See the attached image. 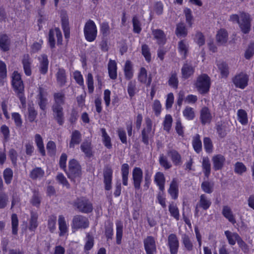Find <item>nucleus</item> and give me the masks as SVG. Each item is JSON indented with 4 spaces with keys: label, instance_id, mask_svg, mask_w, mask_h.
I'll list each match as a JSON object with an SVG mask.
<instances>
[{
    "label": "nucleus",
    "instance_id": "f257e3e1",
    "mask_svg": "<svg viewBox=\"0 0 254 254\" xmlns=\"http://www.w3.org/2000/svg\"><path fill=\"white\" fill-rule=\"evenodd\" d=\"M54 103L52 106L53 116L60 126H62L64 122L63 105L65 104V96L63 92L54 93Z\"/></svg>",
    "mask_w": 254,
    "mask_h": 254
},
{
    "label": "nucleus",
    "instance_id": "f03ea898",
    "mask_svg": "<svg viewBox=\"0 0 254 254\" xmlns=\"http://www.w3.org/2000/svg\"><path fill=\"white\" fill-rule=\"evenodd\" d=\"M229 20L233 22L237 23L244 34H248L251 31L252 18L249 13L240 11L238 14L231 15Z\"/></svg>",
    "mask_w": 254,
    "mask_h": 254
},
{
    "label": "nucleus",
    "instance_id": "7ed1b4c3",
    "mask_svg": "<svg viewBox=\"0 0 254 254\" xmlns=\"http://www.w3.org/2000/svg\"><path fill=\"white\" fill-rule=\"evenodd\" d=\"M68 178L74 183L76 180H79L81 175V168L78 162L72 159L69 161L68 162V170L65 172Z\"/></svg>",
    "mask_w": 254,
    "mask_h": 254
},
{
    "label": "nucleus",
    "instance_id": "20e7f679",
    "mask_svg": "<svg viewBox=\"0 0 254 254\" xmlns=\"http://www.w3.org/2000/svg\"><path fill=\"white\" fill-rule=\"evenodd\" d=\"M72 205L75 209L82 213H91L93 209L92 203L85 197L77 198L73 201Z\"/></svg>",
    "mask_w": 254,
    "mask_h": 254
},
{
    "label": "nucleus",
    "instance_id": "39448f33",
    "mask_svg": "<svg viewBox=\"0 0 254 254\" xmlns=\"http://www.w3.org/2000/svg\"><path fill=\"white\" fill-rule=\"evenodd\" d=\"M195 85L200 94H205L209 91L210 78L206 74H202L197 77Z\"/></svg>",
    "mask_w": 254,
    "mask_h": 254
},
{
    "label": "nucleus",
    "instance_id": "423d86ee",
    "mask_svg": "<svg viewBox=\"0 0 254 254\" xmlns=\"http://www.w3.org/2000/svg\"><path fill=\"white\" fill-rule=\"evenodd\" d=\"M84 34L86 40L90 42L94 41L97 37V29L94 22L88 20L84 28Z\"/></svg>",
    "mask_w": 254,
    "mask_h": 254
},
{
    "label": "nucleus",
    "instance_id": "0eeeda50",
    "mask_svg": "<svg viewBox=\"0 0 254 254\" xmlns=\"http://www.w3.org/2000/svg\"><path fill=\"white\" fill-rule=\"evenodd\" d=\"M145 127L141 131V141L145 145L149 144V141L154 135V129L152 130V123L149 118H145Z\"/></svg>",
    "mask_w": 254,
    "mask_h": 254
},
{
    "label": "nucleus",
    "instance_id": "6e6552de",
    "mask_svg": "<svg viewBox=\"0 0 254 254\" xmlns=\"http://www.w3.org/2000/svg\"><path fill=\"white\" fill-rule=\"evenodd\" d=\"M48 92L47 90L42 87L38 88V93L36 95V102L40 107V109L44 112L46 114L47 106L48 104V100L47 98Z\"/></svg>",
    "mask_w": 254,
    "mask_h": 254
},
{
    "label": "nucleus",
    "instance_id": "1a4fd4ad",
    "mask_svg": "<svg viewBox=\"0 0 254 254\" xmlns=\"http://www.w3.org/2000/svg\"><path fill=\"white\" fill-rule=\"evenodd\" d=\"M89 224L87 217L81 215H76L72 219L71 226L75 229H85L89 226Z\"/></svg>",
    "mask_w": 254,
    "mask_h": 254
},
{
    "label": "nucleus",
    "instance_id": "9d476101",
    "mask_svg": "<svg viewBox=\"0 0 254 254\" xmlns=\"http://www.w3.org/2000/svg\"><path fill=\"white\" fill-rule=\"evenodd\" d=\"M143 244L146 254H156L157 253L156 240L153 236H147L143 240Z\"/></svg>",
    "mask_w": 254,
    "mask_h": 254
},
{
    "label": "nucleus",
    "instance_id": "9b49d317",
    "mask_svg": "<svg viewBox=\"0 0 254 254\" xmlns=\"http://www.w3.org/2000/svg\"><path fill=\"white\" fill-rule=\"evenodd\" d=\"M179 239L175 234H170L167 239V246L170 254H178L179 248Z\"/></svg>",
    "mask_w": 254,
    "mask_h": 254
},
{
    "label": "nucleus",
    "instance_id": "f8f14e48",
    "mask_svg": "<svg viewBox=\"0 0 254 254\" xmlns=\"http://www.w3.org/2000/svg\"><path fill=\"white\" fill-rule=\"evenodd\" d=\"M133 185L135 190L140 189V185L143 179V172L139 167H135L132 173Z\"/></svg>",
    "mask_w": 254,
    "mask_h": 254
},
{
    "label": "nucleus",
    "instance_id": "ddd939ff",
    "mask_svg": "<svg viewBox=\"0 0 254 254\" xmlns=\"http://www.w3.org/2000/svg\"><path fill=\"white\" fill-rule=\"evenodd\" d=\"M249 78L246 74L241 73L236 75L233 79L235 85L241 89H244L247 85Z\"/></svg>",
    "mask_w": 254,
    "mask_h": 254
},
{
    "label": "nucleus",
    "instance_id": "4468645a",
    "mask_svg": "<svg viewBox=\"0 0 254 254\" xmlns=\"http://www.w3.org/2000/svg\"><path fill=\"white\" fill-rule=\"evenodd\" d=\"M113 170L109 167H107L103 170L104 183L105 189L109 190L112 188Z\"/></svg>",
    "mask_w": 254,
    "mask_h": 254
},
{
    "label": "nucleus",
    "instance_id": "2eb2a0df",
    "mask_svg": "<svg viewBox=\"0 0 254 254\" xmlns=\"http://www.w3.org/2000/svg\"><path fill=\"white\" fill-rule=\"evenodd\" d=\"M212 118V117L210 110L207 107H203L200 111V120L201 124L205 125L210 123Z\"/></svg>",
    "mask_w": 254,
    "mask_h": 254
},
{
    "label": "nucleus",
    "instance_id": "dca6fc26",
    "mask_svg": "<svg viewBox=\"0 0 254 254\" xmlns=\"http://www.w3.org/2000/svg\"><path fill=\"white\" fill-rule=\"evenodd\" d=\"M80 149L82 152L84 153L86 157L90 158L94 156L93 146L91 141L84 140L80 145Z\"/></svg>",
    "mask_w": 254,
    "mask_h": 254
},
{
    "label": "nucleus",
    "instance_id": "f3484780",
    "mask_svg": "<svg viewBox=\"0 0 254 254\" xmlns=\"http://www.w3.org/2000/svg\"><path fill=\"white\" fill-rule=\"evenodd\" d=\"M213 168L215 171L220 170L224 166L225 158L221 154L214 155L212 158Z\"/></svg>",
    "mask_w": 254,
    "mask_h": 254
},
{
    "label": "nucleus",
    "instance_id": "a211bd4d",
    "mask_svg": "<svg viewBox=\"0 0 254 254\" xmlns=\"http://www.w3.org/2000/svg\"><path fill=\"white\" fill-rule=\"evenodd\" d=\"M32 61L28 54H24L22 60V64L24 73L27 76H30L32 73L31 64Z\"/></svg>",
    "mask_w": 254,
    "mask_h": 254
},
{
    "label": "nucleus",
    "instance_id": "6ab92c4d",
    "mask_svg": "<svg viewBox=\"0 0 254 254\" xmlns=\"http://www.w3.org/2000/svg\"><path fill=\"white\" fill-rule=\"evenodd\" d=\"M39 61V71L42 74L47 73L48 69L49 60L48 56L45 54L41 55L38 57Z\"/></svg>",
    "mask_w": 254,
    "mask_h": 254
},
{
    "label": "nucleus",
    "instance_id": "aec40b11",
    "mask_svg": "<svg viewBox=\"0 0 254 254\" xmlns=\"http://www.w3.org/2000/svg\"><path fill=\"white\" fill-rule=\"evenodd\" d=\"M11 44V40L6 34H0V49L3 52L9 50Z\"/></svg>",
    "mask_w": 254,
    "mask_h": 254
},
{
    "label": "nucleus",
    "instance_id": "412c9836",
    "mask_svg": "<svg viewBox=\"0 0 254 254\" xmlns=\"http://www.w3.org/2000/svg\"><path fill=\"white\" fill-rule=\"evenodd\" d=\"M168 191L172 199H176L178 198L179 194V186L177 179H173L170 184V187Z\"/></svg>",
    "mask_w": 254,
    "mask_h": 254
},
{
    "label": "nucleus",
    "instance_id": "4be33fe9",
    "mask_svg": "<svg viewBox=\"0 0 254 254\" xmlns=\"http://www.w3.org/2000/svg\"><path fill=\"white\" fill-rule=\"evenodd\" d=\"M215 128L219 136L221 138L224 137L228 131L227 124L223 121L218 122L216 124Z\"/></svg>",
    "mask_w": 254,
    "mask_h": 254
},
{
    "label": "nucleus",
    "instance_id": "5701e85b",
    "mask_svg": "<svg viewBox=\"0 0 254 254\" xmlns=\"http://www.w3.org/2000/svg\"><path fill=\"white\" fill-rule=\"evenodd\" d=\"M154 182L159 187L160 191L163 192L165 190V178L163 173L158 172L154 176Z\"/></svg>",
    "mask_w": 254,
    "mask_h": 254
},
{
    "label": "nucleus",
    "instance_id": "b1692460",
    "mask_svg": "<svg viewBox=\"0 0 254 254\" xmlns=\"http://www.w3.org/2000/svg\"><path fill=\"white\" fill-rule=\"evenodd\" d=\"M152 35L157 40L159 45H164L166 43V36L164 32L160 29H153Z\"/></svg>",
    "mask_w": 254,
    "mask_h": 254
},
{
    "label": "nucleus",
    "instance_id": "393cba45",
    "mask_svg": "<svg viewBox=\"0 0 254 254\" xmlns=\"http://www.w3.org/2000/svg\"><path fill=\"white\" fill-rule=\"evenodd\" d=\"M181 241L185 249L188 252H191L193 250V243L188 235L183 234L181 236Z\"/></svg>",
    "mask_w": 254,
    "mask_h": 254
},
{
    "label": "nucleus",
    "instance_id": "a878e982",
    "mask_svg": "<svg viewBox=\"0 0 254 254\" xmlns=\"http://www.w3.org/2000/svg\"><path fill=\"white\" fill-rule=\"evenodd\" d=\"M181 72L182 77L185 79H187L193 74L194 72V68L190 64L186 63L184 64L181 69Z\"/></svg>",
    "mask_w": 254,
    "mask_h": 254
},
{
    "label": "nucleus",
    "instance_id": "bb28decb",
    "mask_svg": "<svg viewBox=\"0 0 254 254\" xmlns=\"http://www.w3.org/2000/svg\"><path fill=\"white\" fill-rule=\"evenodd\" d=\"M168 155L169 156L174 164L176 166L180 165L182 164V158L181 155L177 151L171 149L168 151Z\"/></svg>",
    "mask_w": 254,
    "mask_h": 254
},
{
    "label": "nucleus",
    "instance_id": "cd10ccee",
    "mask_svg": "<svg viewBox=\"0 0 254 254\" xmlns=\"http://www.w3.org/2000/svg\"><path fill=\"white\" fill-rule=\"evenodd\" d=\"M222 213V215L233 224H234L236 223V219L232 211V210L231 208L228 205H225L223 207Z\"/></svg>",
    "mask_w": 254,
    "mask_h": 254
},
{
    "label": "nucleus",
    "instance_id": "c85d7f7f",
    "mask_svg": "<svg viewBox=\"0 0 254 254\" xmlns=\"http://www.w3.org/2000/svg\"><path fill=\"white\" fill-rule=\"evenodd\" d=\"M197 206L202 208L203 210H207L211 204L210 199L205 194H202L200 196V198L197 202Z\"/></svg>",
    "mask_w": 254,
    "mask_h": 254
},
{
    "label": "nucleus",
    "instance_id": "c756f323",
    "mask_svg": "<svg viewBox=\"0 0 254 254\" xmlns=\"http://www.w3.org/2000/svg\"><path fill=\"white\" fill-rule=\"evenodd\" d=\"M81 140V134L80 132L77 130L73 131L71 135V140L69 144V147L74 148L75 145L79 144Z\"/></svg>",
    "mask_w": 254,
    "mask_h": 254
},
{
    "label": "nucleus",
    "instance_id": "7c9ffc66",
    "mask_svg": "<svg viewBox=\"0 0 254 254\" xmlns=\"http://www.w3.org/2000/svg\"><path fill=\"white\" fill-rule=\"evenodd\" d=\"M108 72L110 77L115 79L117 77V67L115 61L110 60L108 64Z\"/></svg>",
    "mask_w": 254,
    "mask_h": 254
},
{
    "label": "nucleus",
    "instance_id": "2f4dec72",
    "mask_svg": "<svg viewBox=\"0 0 254 254\" xmlns=\"http://www.w3.org/2000/svg\"><path fill=\"white\" fill-rule=\"evenodd\" d=\"M57 81L60 86H64L66 82V76L65 71L64 68H59L56 74Z\"/></svg>",
    "mask_w": 254,
    "mask_h": 254
},
{
    "label": "nucleus",
    "instance_id": "473e14b6",
    "mask_svg": "<svg viewBox=\"0 0 254 254\" xmlns=\"http://www.w3.org/2000/svg\"><path fill=\"white\" fill-rule=\"evenodd\" d=\"M62 28L66 39L69 37L70 30L69 27L68 18L66 14H63L61 17Z\"/></svg>",
    "mask_w": 254,
    "mask_h": 254
},
{
    "label": "nucleus",
    "instance_id": "72a5a7b5",
    "mask_svg": "<svg viewBox=\"0 0 254 254\" xmlns=\"http://www.w3.org/2000/svg\"><path fill=\"white\" fill-rule=\"evenodd\" d=\"M129 166L128 164L124 163L121 166V174L123 185L127 186L128 185V176L129 174Z\"/></svg>",
    "mask_w": 254,
    "mask_h": 254
},
{
    "label": "nucleus",
    "instance_id": "f704fd0d",
    "mask_svg": "<svg viewBox=\"0 0 254 254\" xmlns=\"http://www.w3.org/2000/svg\"><path fill=\"white\" fill-rule=\"evenodd\" d=\"M228 40V33L225 29H220L216 35V41L219 45L225 44Z\"/></svg>",
    "mask_w": 254,
    "mask_h": 254
},
{
    "label": "nucleus",
    "instance_id": "c9c22d12",
    "mask_svg": "<svg viewBox=\"0 0 254 254\" xmlns=\"http://www.w3.org/2000/svg\"><path fill=\"white\" fill-rule=\"evenodd\" d=\"M225 235L229 244L232 246L234 245L241 237L237 233H232L228 230L225 231Z\"/></svg>",
    "mask_w": 254,
    "mask_h": 254
},
{
    "label": "nucleus",
    "instance_id": "e433bc0d",
    "mask_svg": "<svg viewBox=\"0 0 254 254\" xmlns=\"http://www.w3.org/2000/svg\"><path fill=\"white\" fill-rule=\"evenodd\" d=\"M58 224L60 231L59 235L60 236H64L67 231V226L64 216L60 215L59 216Z\"/></svg>",
    "mask_w": 254,
    "mask_h": 254
},
{
    "label": "nucleus",
    "instance_id": "4c0bfd02",
    "mask_svg": "<svg viewBox=\"0 0 254 254\" xmlns=\"http://www.w3.org/2000/svg\"><path fill=\"white\" fill-rule=\"evenodd\" d=\"M202 167L205 176L208 178L211 172V164L208 157L202 158Z\"/></svg>",
    "mask_w": 254,
    "mask_h": 254
},
{
    "label": "nucleus",
    "instance_id": "58836bf2",
    "mask_svg": "<svg viewBox=\"0 0 254 254\" xmlns=\"http://www.w3.org/2000/svg\"><path fill=\"white\" fill-rule=\"evenodd\" d=\"M116 225V242L119 245L121 243L123 233V225L121 221H117Z\"/></svg>",
    "mask_w": 254,
    "mask_h": 254
},
{
    "label": "nucleus",
    "instance_id": "ea45409f",
    "mask_svg": "<svg viewBox=\"0 0 254 254\" xmlns=\"http://www.w3.org/2000/svg\"><path fill=\"white\" fill-rule=\"evenodd\" d=\"M178 49L183 59H186L188 52L189 45L185 40H181L178 43Z\"/></svg>",
    "mask_w": 254,
    "mask_h": 254
},
{
    "label": "nucleus",
    "instance_id": "a19ab883",
    "mask_svg": "<svg viewBox=\"0 0 254 254\" xmlns=\"http://www.w3.org/2000/svg\"><path fill=\"white\" fill-rule=\"evenodd\" d=\"M35 142L41 155L43 156L45 155V150L44 146L43 138L39 134H35Z\"/></svg>",
    "mask_w": 254,
    "mask_h": 254
},
{
    "label": "nucleus",
    "instance_id": "79ce46f5",
    "mask_svg": "<svg viewBox=\"0 0 254 254\" xmlns=\"http://www.w3.org/2000/svg\"><path fill=\"white\" fill-rule=\"evenodd\" d=\"M44 171L40 167H36L30 173V177L33 180L42 178L44 175Z\"/></svg>",
    "mask_w": 254,
    "mask_h": 254
},
{
    "label": "nucleus",
    "instance_id": "37998d69",
    "mask_svg": "<svg viewBox=\"0 0 254 254\" xmlns=\"http://www.w3.org/2000/svg\"><path fill=\"white\" fill-rule=\"evenodd\" d=\"M176 34L179 37H185L188 34L187 29L184 23H180L177 25L176 29Z\"/></svg>",
    "mask_w": 254,
    "mask_h": 254
},
{
    "label": "nucleus",
    "instance_id": "c03bdc74",
    "mask_svg": "<svg viewBox=\"0 0 254 254\" xmlns=\"http://www.w3.org/2000/svg\"><path fill=\"white\" fill-rule=\"evenodd\" d=\"M192 143L195 151L199 153L202 150V143L198 134H196L193 136Z\"/></svg>",
    "mask_w": 254,
    "mask_h": 254
},
{
    "label": "nucleus",
    "instance_id": "a18cd8bd",
    "mask_svg": "<svg viewBox=\"0 0 254 254\" xmlns=\"http://www.w3.org/2000/svg\"><path fill=\"white\" fill-rule=\"evenodd\" d=\"M41 201V196L40 193L36 190L33 191V195L30 199V202L33 205L36 207H39Z\"/></svg>",
    "mask_w": 254,
    "mask_h": 254
},
{
    "label": "nucleus",
    "instance_id": "49530a36",
    "mask_svg": "<svg viewBox=\"0 0 254 254\" xmlns=\"http://www.w3.org/2000/svg\"><path fill=\"white\" fill-rule=\"evenodd\" d=\"M238 120L242 125H246L248 123L247 112L243 109H239L237 112Z\"/></svg>",
    "mask_w": 254,
    "mask_h": 254
},
{
    "label": "nucleus",
    "instance_id": "de8ad7c7",
    "mask_svg": "<svg viewBox=\"0 0 254 254\" xmlns=\"http://www.w3.org/2000/svg\"><path fill=\"white\" fill-rule=\"evenodd\" d=\"M38 215L37 213L32 211L30 220V226L29 229L30 231H34L38 226L37 219Z\"/></svg>",
    "mask_w": 254,
    "mask_h": 254
},
{
    "label": "nucleus",
    "instance_id": "09e8293b",
    "mask_svg": "<svg viewBox=\"0 0 254 254\" xmlns=\"http://www.w3.org/2000/svg\"><path fill=\"white\" fill-rule=\"evenodd\" d=\"M125 75L127 79H130L133 76L132 66L129 61H127L124 67Z\"/></svg>",
    "mask_w": 254,
    "mask_h": 254
},
{
    "label": "nucleus",
    "instance_id": "8fccbe9b",
    "mask_svg": "<svg viewBox=\"0 0 254 254\" xmlns=\"http://www.w3.org/2000/svg\"><path fill=\"white\" fill-rule=\"evenodd\" d=\"M178 84L179 80L177 73L175 71L172 72L168 80L169 85L175 89H177L178 86Z\"/></svg>",
    "mask_w": 254,
    "mask_h": 254
},
{
    "label": "nucleus",
    "instance_id": "3c124183",
    "mask_svg": "<svg viewBox=\"0 0 254 254\" xmlns=\"http://www.w3.org/2000/svg\"><path fill=\"white\" fill-rule=\"evenodd\" d=\"M132 26H133V32L135 33L139 34L140 33L141 28V24L139 20L138 17L136 15H134L132 17Z\"/></svg>",
    "mask_w": 254,
    "mask_h": 254
},
{
    "label": "nucleus",
    "instance_id": "603ef678",
    "mask_svg": "<svg viewBox=\"0 0 254 254\" xmlns=\"http://www.w3.org/2000/svg\"><path fill=\"white\" fill-rule=\"evenodd\" d=\"M214 184L209 181H204L201 184L202 190L207 193H211L213 191Z\"/></svg>",
    "mask_w": 254,
    "mask_h": 254
},
{
    "label": "nucleus",
    "instance_id": "864d4df0",
    "mask_svg": "<svg viewBox=\"0 0 254 254\" xmlns=\"http://www.w3.org/2000/svg\"><path fill=\"white\" fill-rule=\"evenodd\" d=\"M184 116L188 120H192L195 117V113L192 108L187 106L183 111Z\"/></svg>",
    "mask_w": 254,
    "mask_h": 254
},
{
    "label": "nucleus",
    "instance_id": "5fc2aeb1",
    "mask_svg": "<svg viewBox=\"0 0 254 254\" xmlns=\"http://www.w3.org/2000/svg\"><path fill=\"white\" fill-rule=\"evenodd\" d=\"M94 244V237L93 236L88 233L86 237V243L84 245V250L85 251L90 250L93 248Z\"/></svg>",
    "mask_w": 254,
    "mask_h": 254
},
{
    "label": "nucleus",
    "instance_id": "6e6d98bb",
    "mask_svg": "<svg viewBox=\"0 0 254 254\" xmlns=\"http://www.w3.org/2000/svg\"><path fill=\"white\" fill-rule=\"evenodd\" d=\"M217 65L222 76L223 77H227L229 74L228 64L223 62H221L217 64Z\"/></svg>",
    "mask_w": 254,
    "mask_h": 254
},
{
    "label": "nucleus",
    "instance_id": "4d7b16f0",
    "mask_svg": "<svg viewBox=\"0 0 254 254\" xmlns=\"http://www.w3.org/2000/svg\"><path fill=\"white\" fill-rule=\"evenodd\" d=\"M173 122V119L170 115H166L163 122V128L167 132H169Z\"/></svg>",
    "mask_w": 254,
    "mask_h": 254
},
{
    "label": "nucleus",
    "instance_id": "13d9d810",
    "mask_svg": "<svg viewBox=\"0 0 254 254\" xmlns=\"http://www.w3.org/2000/svg\"><path fill=\"white\" fill-rule=\"evenodd\" d=\"M159 161L160 165L166 170L169 169L172 167L171 163L168 161L167 157L163 154L160 155Z\"/></svg>",
    "mask_w": 254,
    "mask_h": 254
},
{
    "label": "nucleus",
    "instance_id": "bf43d9fd",
    "mask_svg": "<svg viewBox=\"0 0 254 254\" xmlns=\"http://www.w3.org/2000/svg\"><path fill=\"white\" fill-rule=\"evenodd\" d=\"M12 233L13 235H17L18 226V220L16 214L11 215Z\"/></svg>",
    "mask_w": 254,
    "mask_h": 254
},
{
    "label": "nucleus",
    "instance_id": "052dcab7",
    "mask_svg": "<svg viewBox=\"0 0 254 254\" xmlns=\"http://www.w3.org/2000/svg\"><path fill=\"white\" fill-rule=\"evenodd\" d=\"M105 234L107 238V240H112L113 236V224L110 222L105 226Z\"/></svg>",
    "mask_w": 254,
    "mask_h": 254
},
{
    "label": "nucleus",
    "instance_id": "680f3d73",
    "mask_svg": "<svg viewBox=\"0 0 254 254\" xmlns=\"http://www.w3.org/2000/svg\"><path fill=\"white\" fill-rule=\"evenodd\" d=\"M3 178L6 184H9L13 177V171L10 168H6L3 171Z\"/></svg>",
    "mask_w": 254,
    "mask_h": 254
},
{
    "label": "nucleus",
    "instance_id": "e2e57ef3",
    "mask_svg": "<svg viewBox=\"0 0 254 254\" xmlns=\"http://www.w3.org/2000/svg\"><path fill=\"white\" fill-rule=\"evenodd\" d=\"M169 211L172 216L174 217L177 220H179V211L176 205L174 204H170L169 206Z\"/></svg>",
    "mask_w": 254,
    "mask_h": 254
},
{
    "label": "nucleus",
    "instance_id": "0e129e2a",
    "mask_svg": "<svg viewBox=\"0 0 254 254\" xmlns=\"http://www.w3.org/2000/svg\"><path fill=\"white\" fill-rule=\"evenodd\" d=\"M203 144L204 149L207 153H210L212 152V142L211 139L209 137H205L204 138Z\"/></svg>",
    "mask_w": 254,
    "mask_h": 254
},
{
    "label": "nucleus",
    "instance_id": "69168bd1",
    "mask_svg": "<svg viewBox=\"0 0 254 254\" xmlns=\"http://www.w3.org/2000/svg\"><path fill=\"white\" fill-rule=\"evenodd\" d=\"M234 171L236 173L242 175L247 171V168L243 163L238 162L235 164Z\"/></svg>",
    "mask_w": 254,
    "mask_h": 254
},
{
    "label": "nucleus",
    "instance_id": "338daca9",
    "mask_svg": "<svg viewBox=\"0 0 254 254\" xmlns=\"http://www.w3.org/2000/svg\"><path fill=\"white\" fill-rule=\"evenodd\" d=\"M147 73L146 69L144 67H141L138 76V80L142 83H145L147 82Z\"/></svg>",
    "mask_w": 254,
    "mask_h": 254
},
{
    "label": "nucleus",
    "instance_id": "774afa93",
    "mask_svg": "<svg viewBox=\"0 0 254 254\" xmlns=\"http://www.w3.org/2000/svg\"><path fill=\"white\" fill-rule=\"evenodd\" d=\"M28 120L30 122H33L35 121L37 115V112L35 110L33 106H29L28 108Z\"/></svg>",
    "mask_w": 254,
    "mask_h": 254
}]
</instances>
